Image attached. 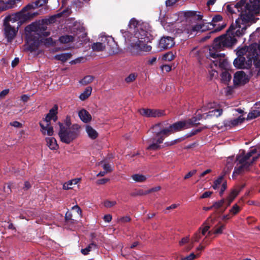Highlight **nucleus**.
<instances>
[{
    "mask_svg": "<svg viewBox=\"0 0 260 260\" xmlns=\"http://www.w3.org/2000/svg\"><path fill=\"white\" fill-rule=\"evenodd\" d=\"M255 1H249V3H246L245 0H241L235 5L228 6L227 9L231 13H236V12L240 13L239 17L228 29V33L235 37L241 36L249 26V23L254 22V15L260 13V3L255 4Z\"/></svg>",
    "mask_w": 260,
    "mask_h": 260,
    "instance_id": "1",
    "label": "nucleus"
},
{
    "mask_svg": "<svg viewBox=\"0 0 260 260\" xmlns=\"http://www.w3.org/2000/svg\"><path fill=\"white\" fill-rule=\"evenodd\" d=\"M122 34L125 43L128 46V49L133 54H137L140 51H151V46L145 44L151 40L150 35L135 18L129 21V30Z\"/></svg>",
    "mask_w": 260,
    "mask_h": 260,
    "instance_id": "2",
    "label": "nucleus"
},
{
    "mask_svg": "<svg viewBox=\"0 0 260 260\" xmlns=\"http://www.w3.org/2000/svg\"><path fill=\"white\" fill-rule=\"evenodd\" d=\"M193 125V122L188 121H181L174 123L168 126H165L164 123H157L153 125L150 131L154 134L152 143L147 147L148 150H155L160 148L161 144L165 138L172 133L188 128Z\"/></svg>",
    "mask_w": 260,
    "mask_h": 260,
    "instance_id": "3",
    "label": "nucleus"
},
{
    "mask_svg": "<svg viewBox=\"0 0 260 260\" xmlns=\"http://www.w3.org/2000/svg\"><path fill=\"white\" fill-rule=\"evenodd\" d=\"M47 27L43 23H32L27 26L25 28L26 44V49L31 52L36 50L39 44L40 37L48 36L50 35L49 31H46Z\"/></svg>",
    "mask_w": 260,
    "mask_h": 260,
    "instance_id": "4",
    "label": "nucleus"
},
{
    "mask_svg": "<svg viewBox=\"0 0 260 260\" xmlns=\"http://www.w3.org/2000/svg\"><path fill=\"white\" fill-rule=\"evenodd\" d=\"M210 225L205 222L204 223L191 237V243L184 248V251H188L191 249L193 247L194 243L199 242L202 239L201 243L196 248L197 251H201L205 248V247L209 245L210 243L211 239L209 238L210 236L212 234V232L209 230Z\"/></svg>",
    "mask_w": 260,
    "mask_h": 260,
    "instance_id": "5",
    "label": "nucleus"
},
{
    "mask_svg": "<svg viewBox=\"0 0 260 260\" xmlns=\"http://www.w3.org/2000/svg\"><path fill=\"white\" fill-rule=\"evenodd\" d=\"M260 155V148H254L245 155H239L237 159L239 166L236 167L233 174V177L240 174L246 170Z\"/></svg>",
    "mask_w": 260,
    "mask_h": 260,
    "instance_id": "6",
    "label": "nucleus"
},
{
    "mask_svg": "<svg viewBox=\"0 0 260 260\" xmlns=\"http://www.w3.org/2000/svg\"><path fill=\"white\" fill-rule=\"evenodd\" d=\"M59 127L58 135L62 142L69 144L79 136L80 127L78 124H74L70 126L69 122L65 124L59 123Z\"/></svg>",
    "mask_w": 260,
    "mask_h": 260,
    "instance_id": "7",
    "label": "nucleus"
},
{
    "mask_svg": "<svg viewBox=\"0 0 260 260\" xmlns=\"http://www.w3.org/2000/svg\"><path fill=\"white\" fill-rule=\"evenodd\" d=\"M100 42L91 45L93 51L99 52L106 50L110 54H114L118 52L117 45L111 36L101 35Z\"/></svg>",
    "mask_w": 260,
    "mask_h": 260,
    "instance_id": "8",
    "label": "nucleus"
},
{
    "mask_svg": "<svg viewBox=\"0 0 260 260\" xmlns=\"http://www.w3.org/2000/svg\"><path fill=\"white\" fill-rule=\"evenodd\" d=\"M58 107L54 105L45 117V118L40 122L39 124L41 127V132L44 135L52 136L54 133L53 127L50 125V120H53L55 121L57 119L56 114L57 113Z\"/></svg>",
    "mask_w": 260,
    "mask_h": 260,
    "instance_id": "9",
    "label": "nucleus"
},
{
    "mask_svg": "<svg viewBox=\"0 0 260 260\" xmlns=\"http://www.w3.org/2000/svg\"><path fill=\"white\" fill-rule=\"evenodd\" d=\"M237 42V39L234 35L231 33H227L225 35L221 36L215 39L212 45V50L219 52L224 47H231Z\"/></svg>",
    "mask_w": 260,
    "mask_h": 260,
    "instance_id": "10",
    "label": "nucleus"
},
{
    "mask_svg": "<svg viewBox=\"0 0 260 260\" xmlns=\"http://www.w3.org/2000/svg\"><path fill=\"white\" fill-rule=\"evenodd\" d=\"M16 18L12 16L6 17L4 22V34L8 41H11L16 35L19 22L16 21Z\"/></svg>",
    "mask_w": 260,
    "mask_h": 260,
    "instance_id": "11",
    "label": "nucleus"
},
{
    "mask_svg": "<svg viewBox=\"0 0 260 260\" xmlns=\"http://www.w3.org/2000/svg\"><path fill=\"white\" fill-rule=\"evenodd\" d=\"M204 20L201 23L196 25H187L184 27L182 32L190 36L194 35L198 32H203L213 28L212 24H211L210 22H206Z\"/></svg>",
    "mask_w": 260,
    "mask_h": 260,
    "instance_id": "12",
    "label": "nucleus"
},
{
    "mask_svg": "<svg viewBox=\"0 0 260 260\" xmlns=\"http://www.w3.org/2000/svg\"><path fill=\"white\" fill-rule=\"evenodd\" d=\"M34 6L35 5L32 3L28 4L20 12L17 13L15 17L16 19L25 21L37 16L39 13L35 11L36 8Z\"/></svg>",
    "mask_w": 260,
    "mask_h": 260,
    "instance_id": "13",
    "label": "nucleus"
},
{
    "mask_svg": "<svg viewBox=\"0 0 260 260\" xmlns=\"http://www.w3.org/2000/svg\"><path fill=\"white\" fill-rule=\"evenodd\" d=\"M210 56L215 60H212V63L211 64V68L214 69V66L215 68H220L222 69L227 70L229 68V64L227 60L223 57H221L218 52L215 51L214 52L212 49H209Z\"/></svg>",
    "mask_w": 260,
    "mask_h": 260,
    "instance_id": "14",
    "label": "nucleus"
},
{
    "mask_svg": "<svg viewBox=\"0 0 260 260\" xmlns=\"http://www.w3.org/2000/svg\"><path fill=\"white\" fill-rule=\"evenodd\" d=\"M216 104L215 103H209L206 106L203 107L201 109L202 112H206L208 110L210 111L208 113H205L200 115L199 119H207L209 117L215 116L218 117L222 114V110L220 109H215Z\"/></svg>",
    "mask_w": 260,
    "mask_h": 260,
    "instance_id": "15",
    "label": "nucleus"
},
{
    "mask_svg": "<svg viewBox=\"0 0 260 260\" xmlns=\"http://www.w3.org/2000/svg\"><path fill=\"white\" fill-rule=\"evenodd\" d=\"M139 112L142 116L148 118H157L165 115V111L159 109L142 108Z\"/></svg>",
    "mask_w": 260,
    "mask_h": 260,
    "instance_id": "16",
    "label": "nucleus"
},
{
    "mask_svg": "<svg viewBox=\"0 0 260 260\" xmlns=\"http://www.w3.org/2000/svg\"><path fill=\"white\" fill-rule=\"evenodd\" d=\"M249 80V78L244 72L240 71L236 72L234 76V84L235 85H243Z\"/></svg>",
    "mask_w": 260,
    "mask_h": 260,
    "instance_id": "17",
    "label": "nucleus"
},
{
    "mask_svg": "<svg viewBox=\"0 0 260 260\" xmlns=\"http://www.w3.org/2000/svg\"><path fill=\"white\" fill-rule=\"evenodd\" d=\"M213 27H216L214 30L210 32L209 35L214 32L219 31L222 30L226 25V24L222 22V17L220 15H216L212 18V22Z\"/></svg>",
    "mask_w": 260,
    "mask_h": 260,
    "instance_id": "18",
    "label": "nucleus"
},
{
    "mask_svg": "<svg viewBox=\"0 0 260 260\" xmlns=\"http://www.w3.org/2000/svg\"><path fill=\"white\" fill-rule=\"evenodd\" d=\"M175 42L174 39L171 37L164 36L159 40V48L162 49H167L174 46Z\"/></svg>",
    "mask_w": 260,
    "mask_h": 260,
    "instance_id": "19",
    "label": "nucleus"
},
{
    "mask_svg": "<svg viewBox=\"0 0 260 260\" xmlns=\"http://www.w3.org/2000/svg\"><path fill=\"white\" fill-rule=\"evenodd\" d=\"M20 2V0H9L5 2L4 0H0V11L14 8L17 7V4Z\"/></svg>",
    "mask_w": 260,
    "mask_h": 260,
    "instance_id": "20",
    "label": "nucleus"
},
{
    "mask_svg": "<svg viewBox=\"0 0 260 260\" xmlns=\"http://www.w3.org/2000/svg\"><path fill=\"white\" fill-rule=\"evenodd\" d=\"M184 17L187 19H192L194 20H201L203 15H201L200 12H198L193 11H186L184 13Z\"/></svg>",
    "mask_w": 260,
    "mask_h": 260,
    "instance_id": "21",
    "label": "nucleus"
},
{
    "mask_svg": "<svg viewBox=\"0 0 260 260\" xmlns=\"http://www.w3.org/2000/svg\"><path fill=\"white\" fill-rule=\"evenodd\" d=\"M78 116L80 119L84 123H88L91 120L90 114L84 109L79 111Z\"/></svg>",
    "mask_w": 260,
    "mask_h": 260,
    "instance_id": "22",
    "label": "nucleus"
},
{
    "mask_svg": "<svg viewBox=\"0 0 260 260\" xmlns=\"http://www.w3.org/2000/svg\"><path fill=\"white\" fill-rule=\"evenodd\" d=\"M239 192V190L236 189H234L231 191V193L226 199V206H225L224 208V210H225V209L231 204L235 198L237 196Z\"/></svg>",
    "mask_w": 260,
    "mask_h": 260,
    "instance_id": "23",
    "label": "nucleus"
},
{
    "mask_svg": "<svg viewBox=\"0 0 260 260\" xmlns=\"http://www.w3.org/2000/svg\"><path fill=\"white\" fill-rule=\"evenodd\" d=\"M260 116V111L256 108V106L252 108L247 115V119L251 120Z\"/></svg>",
    "mask_w": 260,
    "mask_h": 260,
    "instance_id": "24",
    "label": "nucleus"
},
{
    "mask_svg": "<svg viewBox=\"0 0 260 260\" xmlns=\"http://www.w3.org/2000/svg\"><path fill=\"white\" fill-rule=\"evenodd\" d=\"M47 145L48 147L51 150H56L58 146L56 143V140L53 138H48L46 139Z\"/></svg>",
    "mask_w": 260,
    "mask_h": 260,
    "instance_id": "25",
    "label": "nucleus"
},
{
    "mask_svg": "<svg viewBox=\"0 0 260 260\" xmlns=\"http://www.w3.org/2000/svg\"><path fill=\"white\" fill-rule=\"evenodd\" d=\"M161 24L164 28L168 31H174V23L173 22L171 21L169 18H167L166 22L161 21Z\"/></svg>",
    "mask_w": 260,
    "mask_h": 260,
    "instance_id": "26",
    "label": "nucleus"
},
{
    "mask_svg": "<svg viewBox=\"0 0 260 260\" xmlns=\"http://www.w3.org/2000/svg\"><path fill=\"white\" fill-rule=\"evenodd\" d=\"M75 40L74 35H63L59 38V41L61 43L67 44L72 42Z\"/></svg>",
    "mask_w": 260,
    "mask_h": 260,
    "instance_id": "27",
    "label": "nucleus"
},
{
    "mask_svg": "<svg viewBox=\"0 0 260 260\" xmlns=\"http://www.w3.org/2000/svg\"><path fill=\"white\" fill-rule=\"evenodd\" d=\"M244 120V118L239 116L238 118L229 120L226 122V125L229 126H234L241 123Z\"/></svg>",
    "mask_w": 260,
    "mask_h": 260,
    "instance_id": "28",
    "label": "nucleus"
},
{
    "mask_svg": "<svg viewBox=\"0 0 260 260\" xmlns=\"http://www.w3.org/2000/svg\"><path fill=\"white\" fill-rule=\"evenodd\" d=\"M86 132L88 137L92 139H94L98 137V134L97 132L89 125L86 126Z\"/></svg>",
    "mask_w": 260,
    "mask_h": 260,
    "instance_id": "29",
    "label": "nucleus"
},
{
    "mask_svg": "<svg viewBox=\"0 0 260 260\" xmlns=\"http://www.w3.org/2000/svg\"><path fill=\"white\" fill-rule=\"evenodd\" d=\"M72 54L70 53H63L59 54H57L54 56V58L62 62H65L71 57Z\"/></svg>",
    "mask_w": 260,
    "mask_h": 260,
    "instance_id": "30",
    "label": "nucleus"
},
{
    "mask_svg": "<svg viewBox=\"0 0 260 260\" xmlns=\"http://www.w3.org/2000/svg\"><path fill=\"white\" fill-rule=\"evenodd\" d=\"M92 90V89L91 87H87L84 91L80 95L79 99L81 101H84L87 99L91 95Z\"/></svg>",
    "mask_w": 260,
    "mask_h": 260,
    "instance_id": "31",
    "label": "nucleus"
},
{
    "mask_svg": "<svg viewBox=\"0 0 260 260\" xmlns=\"http://www.w3.org/2000/svg\"><path fill=\"white\" fill-rule=\"evenodd\" d=\"M223 183L226 182L223 180L222 176H220L216 180H215L212 187L214 189H218L219 188L220 186H221V187L222 186V183Z\"/></svg>",
    "mask_w": 260,
    "mask_h": 260,
    "instance_id": "32",
    "label": "nucleus"
},
{
    "mask_svg": "<svg viewBox=\"0 0 260 260\" xmlns=\"http://www.w3.org/2000/svg\"><path fill=\"white\" fill-rule=\"evenodd\" d=\"M98 165H101L102 167L103 168L104 171H107L108 173H110L112 171V166L107 163L105 161H101L98 164Z\"/></svg>",
    "mask_w": 260,
    "mask_h": 260,
    "instance_id": "33",
    "label": "nucleus"
},
{
    "mask_svg": "<svg viewBox=\"0 0 260 260\" xmlns=\"http://www.w3.org/2000/svg\"><path fill=\"white\" fill-rule=\"evenodd\" d=\"M221 77L222 81L225 83H228L232 78L230 74L226 71H225L222 73Z\"/></svg>",
    "mask_w": 260,
    "mask_h": 260,
    "instance_id": "34",
    "label": "nucleus"
},
{
    "mask_svg": "<svg viewBox=\"0 0 260 260\" xmlns=\"http://www.w3.org/2000/svg\"><path fill=\"white\" fill-rule=\"evenodd\" d=\"M94 79V77L92 76H86L84 77L80 81V83L82 85H86L91 83Z\"/></svg>",
    "mask_w": 260,
    "mask_h": 260,
    "instance_id": "35",
    "label": "nucleus"
},
{
    "mask_svg": "<svg viewBox=\"0 0 260 260\" xmlns=\"http://www.w3.org/2000/svg\"><path fill=\"white\" fill-rule=\"evenodd\" d=\"M133 179L137 182H143L146 180V177L143 175L137 174L132 176Z\"/></svg>",
    "mask_w": 260,
    "mask_h": 260,
    "instance_id": "36",
    "label": "nucleus"
},
{
    "mask_svg": "<svg viewBox=\"0 0 260 260\" xmlns=\"http://www.w3.org/2000/svg\"><path fill=\"white\" fill-rule=\"evenodd\" d=\"M224 229L225 225L219 223L218 225L214 228L213 233L214 234H221Z\"/></svg>",
    "mask_w": 260,
    "mask_h": 260,
    "instance_id": "37",
    "label": "nucleus"
},
{
    "mask_svg": "<svg viewBox=\"0 0 260 260\" xmlns=\"http://www.w3.org/2000/svg\"><path fill=\"white\" fill-rule=\"evenodd\" d=\"M190 243L191 239L190 238L189 236L184 237L179 241V245L180 246H183V245H185L187 244H188L187 245H188Z\"/></svg>",
    "mask_w": 260,
    "mask_h": 260,
    "instance_id": "38",
    "label": "nucleus"
},
{
    "mask_svg": "<svg viewBox=\"0 0 260 260\" xmlns=\"http://www.w3.org/2000/svg\"><path fill=\"white\" fill-rule=\"evenodd\" d=\"M224 204H226V201H225L224 199H222L220 201L215 202L211 207V208H214L216 209H217L223 207Z\"/></svg>",
    "mask_w": 260,
    "mask_h": 260,
    "instance_id": "39",
    "label": "nucleus"
},
{
    "mask_svg": "<svg viewBox=\"0 0 260 260\" xmlns=\"http://www.w3.org/2000/svg\"><path fill=\"white\" fill-rule=\"evenodd\" d=\"M234 162V157L230 156L229 157L226 159V167L228 171L231 170L233 167Z\"/></svg>",
    "mask_w": 260,
    "mask_h": 260,
    "instance_id": "40",
    "label": "nucleus"
},
{
    "mask_svg": "<svg viewBox=\"0 0 260 260\" xmlns=\"http://www.w3.org/2000/svg\"><path fill=\"white\" fill-rule=\"evenodd\" d=\"M174 55L172 52H169L163 55L162 59L165 61H170L174 59Z\"/></svg>",
    "mask_w": 260,
    "mask_h": 260,
    "instance_id": "41",
    "label": "nucleus"
},
{
    "mask_svg": "<svg viewBox=\"0 0 260 260\" xmlns=\"http://www.w3.org/2000/svg\"><path fill=\"white\" fill-rule=\"evenodd\" d=\"M95 245L91 243L90 245H89L87 247H86L84 249H82L81 250V252L84 255H87L88 254V253L91 250V249L93 247H95Z\"/></svg>",
    "mask_w": 260,
    "mask_h": 260,
    "instance_id": "42",
    "label": "nucleus"
},
{
    "mask_svg": "<svg viewBox=\"0 0 260 260\" xmlns=\"http://www.w3.org/2000/svg\"><path fill=\"white\" fill-rule=\"evenodd\" d=\"M68 10H64L61 13H59L52 16V17L51 18V20L50 21V22H53V20L56 17H59L63 15L67 16V15H68Z\"/></svg>",
    "mask_w": 260,
    "mask_h": 260,
    "instance_id": "43",
    "label": "nucleus"
},
{
    "mask_svg": "<svg viewBox=\"0 0 260 260\" xmlns=\"http://www.w3.org/2000/svg\"><path fill=\"white\" fill-rule=\"evenodd\" d=\"M137 76L138 74L137 73H132L125 78V81L126 83H131L136 79Z\"/></svg>",
    "mask_w": 260,
    "mask_h": 260,
    "instance_id": "44",
    "label": "nucleus"
},
{
    "mask_svg": "<svg viewBox=\"0 0 260 260\" xmlns=\"http://www.w3.org/2000/svg\"><path fill=\"white\" fill-rule=\"evenodd\" d=\"M48 0H37L35 2L32 3L34 4V7L37 8L43 6L48 2Z\"/></svg>",
    "mask_w": 260,
    "mask_h": 260,
    "instance_id": "45",
    "label": "nucleus"
},
{
    "mask_svg": "<svg viewBox=\"0 0 260 260\" xmlns=\"http://www.w3.org/2000/svg\"><path fill=\"white\" fill-rule=\"evenodd\" d=\"M117 204L116 201H109L106 200L104 202V205L106 208H111Z\"/></svg>",
    "mask_w": 260,
    "mask_h": 260,
    "instance_id": "46",
    "label": "nucleus"
},
{
    "mask_svg": "<svg viewBox=\"0 0 260 260\" xmlns=\"http://www.w3.org/2000/svg\"><path fill=\"white\" fill-rule=\"evenodd\" d=\"M199 255L191 253L189 255L182 257L180 260H194Z\"/></svg>",
    "mask_w": 260,
    "mask_h": 260,
    "instance_id": "47",
    "label": "nucleus"
},
{
    "mask_svg": "<svg viewBox=\"0 0 260 260\" xmlns=\"http://www.w3.org/2000/svg\"><path fill=\"white\" fill-rule=\"evenodd\" d=\"M73 184L71 180L63 184L62 188L63 189L68 190L70 189L73 188L72 187Z\"/></svg>",
    "mask_w": 260,
    "mask_h": 260,
    "instance_id": "48",
    "label": "nucleus"
},
{
    "mask_svg": "<svg viewBox=\"0 0 260 260\" xmlns=\"http://www.w3.org/2000/svg\"><path fill=\"white\" fill-rule=\"evenodd\" d=\"M240 210L239 207L235 204L233 206L232 208L230 210V212L233 214H237Z\"/></svg>",
    "mask_w": 260,
    "mask_h": 260,
    "instance_id": "49",
    "label": "nucleus"
},
{
    "mask_svg": "<svg viewBox=\"0 0 260 260\" xmlns=\"http://www.w3.org/2000/svg\"><path fill=\"white\" fill-rule=\"evenodd\" d=\"M157 58L155 56H153L151 58H149L147 59V63L148 65H153L156 61Z\"/></svg>",
    "mask_w": 260,
    "mask_h": 260,
    "instance_id": "50",
    "label": "nucleus"
},
{
    "mask_svg": "<svg viewBox=\"0 0 260 260\" xmlns=\"http://www.w3.org/2000/svg\"><path fill=\"white\" fill-rule=\"evenodd\" d=\"M72 210H74L76 211L77 213L80 217H81L82 211L81 208L78 206L75 205L72 208Z\"/></svg>",
    "mask_w": 260,
    "mask_h": 260,
    "instance_id": "51",
    "label": "nucleus"
},
{
    "mask_svg": "<svg viewBox=\"0 0 260 260\" xmlns=\"http://www.w3.org/2000/svg\"><path fill=\"white\" fill-rule=\"evenodd\" d=\"M10 124L11 126L17 128L21 127L22 126V124L20 122L17 121L12 122L10 123Z\"/></svg>",
    "mask_w": 260,
    "mask_h": 260,
    "instance_id": "52",
    "label": "nucleus"
},
{
    "mask_svg": "<svg viewBox=\"0 0 260 260\" xmlns=\"http://www.w3.org/2000/svg\"><path fill=\"white\" fill-rule=\"evenodd\" d=\"M161 69L162 71H165L166 72H169L171 70L172 67L171 66L167 64L163 65L161 67Z\"/></svg>",
    "mask_w": 260,
    "mask_h": 260,
    "instance_id": "53",
    "label": "nucleus"
},
{
    "mask_svg": "<svg viewBox=\"0 0 260 260\" xmlns=\"http://www.w3.org/2000/svg\"><path fill=\"white\" fill-rule=\"evenodd\" d=\"M9 92V89H6L3 90L0 92V99H3L5 96L8 94Z\"/></svg>",
    "mask_w": 260,
    "mask_h": 260,
    "instance_id": "54",
    "label": "nucleus"
},
{
    "mask_svg": "<svg viewBox=\"0 0 260 260\" xmlns=\"http://www.w3.org/2000/svg\"><path fill=\"white\" fill-rule=\"evenodd\" d=\"M212 191H206L200 197L201 199H205L209 198L211 196V195L212 194Z\"/></svg>",
    "mask_w": 260,
    "mask_h": 260,
    "instance_id": "55",
    "label": "nucleus"
},
{
    "mask_svg": "<svg viewBox=\"0 0 260 260\" xmlns=\"http://www.w3.org/2000/svg\"><path fill=\"white\" fill-rule=\"evenodd\" d=\"M130 220H131L130 217L129 216H124V217H122L120 218L119 219V222L125 223V222H128Z\"/></svg>",
    "mask_w": 260,
    "mask_h": 260,
    "instance_id": "56",
    "label": "nucleus"
},
{
    "mask_svg": "<svg viewBox=\"0 0 260 260\" xmlns=\"http://www.w3.org/2000/svg\"><path fill=\"white\" fill-rule=\"evenodd\" d=\"M197 171L196 170H193L191 171H190L189 172H188L185 176H184V179H188L189 178H190V177H191L192 176H193L194 174H196Z\"/></svg>",
    "mask_w": 260,
    "mask_h": 260,
    "instance_id": "57",
    "label": "nucleus"
},
{
    "mask_svg": "<svg viewBox=\"0 0 260 260\" xmlns=\"http://www.w3.org/2000/svg\"><path fill=\"white\" fill-rule=\"evenodd\" d=\"M227 187L226 183H222V185L221 187L220 190L219 191V194L221 196L223 194L224 190L226 189Z\"/></svg>",
    "mask_w": 260,
    "mask_h": 260,
    "instance_id": "58",
    "label": "nucleus"
},
{
    "mask_svg": "<svg viewBox=\"0 0 260 260\" xmlns=\"http://www.w3.org/2000/svg\"><path fill=\"white\" fill-rule=\"evenodd\" d=\"M112 216L110 214L105 215L104 217V220L105 222H110L112 220Z\"/></svg>",
    "mask_w": 260,
    "mask_h": 260,
    "instance_id": "59",
    "label": "nucleus"
},
{
    "mask_svg": "<svg viewBox=\"0 0 260 260\" xmlns=\"http://www.w3.org/2000/svg\"><path fill=\"white\" fill-rule=\"evenodd\" d=\"M84 58L83 57H79L75 60H72L71 62H70V63L71 64H76V63H79L82 60H83Z\"/></svg>",
    "mask_w": 260,
    "mask_h": 260,
    "instance_id": "60",
    "label": "nucleus"
},
{
    "mask_svg": "<svg viewBox=\"0 0 260 260\" xmlns=\"http://www.w3.org/2000/svg\"><path fill=\"white\" fill-rule=\"evenodd\" d=\"M178 0H167L166 4L167 6H170L174 4Z\"/></svg>",
    "mask_w": 260,
    "mask_h": 260,
    "instance_id": "61",
    "label": "nucleus"
},
{
    "mask_svg": "<svg viewBox=\"0 0 260 260\" xmlns=\"http://www.w3.org/2000/svg\"><path fill=\"white\" fill-rule=\"evenodd\" d=\"M108 181H109L108 179H106V178L101 179L98 180L97 184H105L106 182H107Z\"/></svg>",
    "mask_w": 260,
    "mask_h": 260,
    "instance_id": "62",
    "label": "nucleus"
},
{
    "mask_svg": "<svg viewBox=\"0 0 260 260\" xmlns=\"http://www.w3.org/2000/svg\"><path fill=\"white\" fill-rule=\"evenodd\" d=\"M19 61V59L18 57H16L12 62V67H16L18 62Z\"/></svg>",
    "mask_w": 260,
    "mask_h": 260,
    "instance_id": "63",
    "label": "nucleus"
},
{
    "mask_svg": "<svg viewBox=\"0 0 260 260\" xmlns=\"http://www.w3.org/2000/svg\"><path fill=\"white\" fill-rule=\"evenodd\" d=\"M44 42L45 44H51L53 43V41L51 38H49L45 39Z\"/></svg>",
    "mask_w": 260,
    "mask_h": 260,
    "instance_id": "64",
    "label": "nucleus"
}]
</instances>
